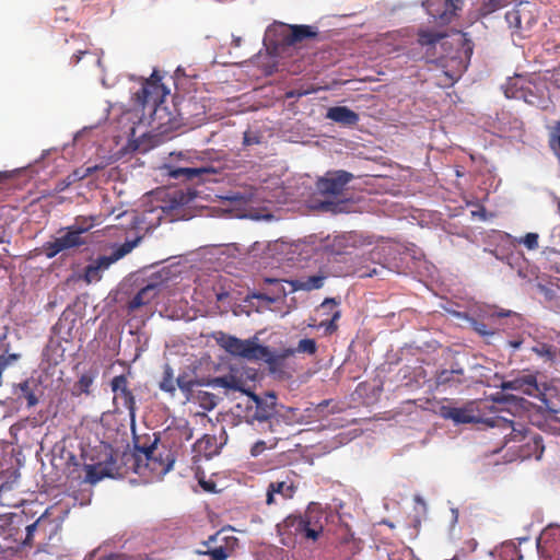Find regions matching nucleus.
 <instances>
[{
    "mask_svg": "<svg viewBox=\"0 0 560 560\" xmlns=\"http://www.w3.org/2000/svg\"><path fill=\"white\" fill-rule=\"evenodd\" d=\"M327 523L326 514L319 503L311 502L300 515H289L278 525L280 535H293L307 541H316Z\"/></svg>",
    "mask_w": 560,
    "mask_h": 560,
    "instance_id": "f257e3e1",
    "label": "nucleus"
},
{
    "mask_svg": "<svg viewBox=\"0 0 560 560\" xmlns=\"http://www.w3.org/2000/svg\"><path fill=\"white\" fill-rule=\"evenodd\" d=\"M158 442V438L152 443L143 445L136 441L133 457L137 472H140L142 463L155 477H163L172 469L175 463L174 455L164 445L159 446Z\"/></svg>",
    "mask_w": 560,
    "mask_h": 560,
    "instance_id": "f03ea898",
    "label": "nucleus"
},
{
    "mask_svg": "<svg viewBox=\"0 0 560 560\" xmlns=\"http://www.w3.org/2000/svg\"><path fill=\"white\" fill-rule=\"evenodd\" d=\"M353 178V175L347 171H336L327 173L325 177L317 180L316 187L319 194L326 197H337L342 194L346 185ZM346 200H330L329 198L319 201L314 208L331 213H340L347 210Z\"/></svg>",
    "mask_w": 560,
    "mask_h": 560,
    "instance_id": "7ed1b4c3",
    "label": "nucleus"
},
{
    "mask_svg": "<svg viewBox=\"0 0 560 560\" xmlns=\"http://www.w3.org/2000/svg\"><path fill=\"white\" fill-rule=\"evenodd\" d=\"M254 406L247 408V419L255 429L260 432H276L279 424L277 418V396L273 392H266L264 395L248 393Z\"/></svg>",
    "mask_w": 560,
    "mask_h": 560,
    "instance_id": "20e7f679",
    "label": "nucleus"
},
{
    "mask_svg": "<svg viewBox=\"0 0 560 560\" xmlns=\"http://www.w3.org/2000/svg\"><path fill=\"white\" fill-rule=\"evenodd\" d=\"M218 343L234 357L261 360L268 364L276 362L275 353L268 347L256 343L254 339L242 340L231 335L221 334Z\"/></svg>",
    "mask_w": 560,
    "mask_h": 560,
    "instance_id": "39448f33",
    "label": "nucleus"
},
{
    "mask_svg": "<svg viewBox=\"0 0 560 560\" xmlns=\"http://www.w3.org/2000/svg\"><path fill=\"white\" fill-rule=\"evenodd\" d=\"M505 21L512 36L518 38L530 37L538 22L537 7L532 2L522 1L505 13Z\"/></svg>",
    "mask_w": 560,
    "mask_h": 560,
    "instance_id": "423d86ee",
    "label": "nucleus"
},
{
    "mask_svg": "<svg viewBox=\"0 0 560 560\" xmlns=\"http://www.w3.org/2000/svg\"><path fill=\"white\" fill-rule=\"evenodd\" d=\"M296 474L293 470H282L269 482L266 491V504L277 505L294 498L298 491Z\"/></svg>",
    "mask_w": 560,
    "mask_h": 560,
    "instance_id": "0eeeda50",
    "label": "nucleus"
},
{
    "mask_svg": "<svg viewBox=\"0 0 560 560\" xmlns=\"http://www.w3.org/2000/svg\"><path fill=\"white\" fill-rule=\"evenodd\" d=\"M434 412L444 420L452 421L455 425L478 423L480 421L474 401H468L459 407L456 400L445 398L435 405Z\"/></svg>",
    "mask_w": 560,
    "mask_h": 560,
    "instance_id": "6e6552de",
    "label": "nucleus"
},
{
    "mask_svg": "<svg viewBox=\"0 0 560 560\" xmlns=\"http://www.w3.org/2000/svg\"><path fill=\"white\" fill-rule=\"evenodd\" d=\"M65 231V234L44 244L43 249L47 258H54L60 252L77 248L86 243L82 234L89 231V226L79 228V219H77L74 224L67 226Z\"/></svg>",
    "mask_w": 560,
    "mask_h": 560,
    "instance_id": "1a4fd4ad",
    "label": "nucleus"
},
{
    "mask_svg": "<svg viewBox=\"0 0 560 560\" xmlns=\"http://www.w3.org/2000/svg\"><path fill=\"white\" fill-rule=\"evenodd\" d=\"M237 538L234 536H224L222 530L209 536L201 542L202 549H198L196 553L209 556L211 560H226L231 557L236 548Z\"/></svg>",
    "mask_w": 560,
    "mask_h": 560,
    "instance_id": "9d476101",
    "label": "nucleus"
},
{
    "mask_svg": "<svg viewBox=\"0 0 560 560\" xmlns=\"http://www.w3.org/2000/svg\"><path fill=\"white\" fill-rule=\"evenodd\" d=\"M160 78L153 73L150 80H147L138 92L135 93L136 103L145 109H153L164 103L165 89L160 83Z\"/></svg>",
    "mask_w": 560,
    "mask_h": 560,
    "instance_id": "9b49d317",
    "label": "nucleus"
},
{
    "mask_svg": "<svg viewBox=\"0 0 560 560\" xmlns=\"http://www.w3.org/2000/svg\"><path fill=\"white\" fill-rule=\"evenodd\" d=\"M464 0H427L423 5L428 14L441 24L450 23L463 9Z\"/></svg>",
    "mask_w": 560,
    "mask_h": 560,
    "instance_id": "f8f14e48",
    "label": "nucleus"
},
{
    "mask_svg": "<svg viewBox=\"0 0 560 560\" xmlns=\"http://www.w3.org/2000/svg\"><path fill=\"white\" fill-rule=\"evenodd\" d=\"M110 388L114 393V404L121 405L130 415L131 419L136 413V398L129 388V382L125 374L117 375L110 381Z\"/></svg>",
    "mask_w": 560,
    "mask_h": 560,
    "instance_id": "ddd939ff",
    "label": "nucleus"
},
{
    "mask_svg": "<svg viewBox=\"0 0 560 560\" xmlns=\"http://www.w3.org/2000/svg\"><path fill=\"white\" fill-rule=\"evenodd\" d=\"M513 97H521L527 104L541 110H549L553 106L549 90L545 83H528L527 86L521 88L520 95H513Z\"/></svg>",
    "mask_w": 560,
    "mask_h": 560,
    "instance_id": "4468645a",
    "label": "nucleus"
},
{
    "mask_svg": "<svg viewBox=\"0 0 560 560\" xmlns=\"http://www.w3.org/2000/svg\"><path fill=\"white\" fill-rule=\"evenodd\" d=\"M281 44L283 46H294L305 39L317 36V28L312 25H282Z\"/></svg>",
    "mask_w": 560,
    "mask_h": 560,
    "instance_id": "2eb2a0df",
    "label": "nucleus"
},
{
    "mask_svg": "<svg viewBox=\"0 0 560 560\" xmlns=\"http://www.w3.org/2000/svg\"><path fill=\"white\" fill-rule=\"evenodd\" d=\"M487 423L493 428H499L506 441L521 442L525 439L526 430L520 422H515L502 416H494L488 419Z\"/></svg>",
    "mask_w": 560,
    "mask_h": 560,
    "instance_id": "dca6fc26",
    "label": "nucleus"
},
{
    "mask_svg": "<svg viewBox=\"0 0 560 560\" xmlns=\"http://www.w3.org/2000/svg\"><path fill=\"white\" fill-rule=\"evenodd\" d=\"M199 156H189L188 161L191 165L189 166H179V167H170L168 176L174 179L182 180H191L196 177H200L203 174L214 173V170L210 166L198 165L197 161H199Z\"/></svg>",
    "mask_w": 560,
    "mask_h": 560,
    "instance_id": "f3484780",
    "label": "nucleus"
},
{
    "mask_svg": "<svg viewBox=\"0 0 560 560\" xmlns=\"http://www.w3.org/2000/svg\"><path fill=\"white\" fill-rule=\"evenodd\" d=\"M502 390H515L522 394L536 397L539 394V386L534 374H525L517 376L511 381L501 383Z\"/></svg>",
    "mask_w": 560,
    "mask_h": 560,
    "instance_id": "a211bd4d",
    "label": "nucleus"
},
{
    "mask_svg": "<svg viewBox=\"0 0 560 560\" xmlns=\"http://www.w3.org/2000/svg\"><path fill=\"white\" fill-rule=\"evenodd\" d=\"M140 240V237H137L132 241H126L124 244L117 246L110 255L98 256L92 261V264H94V266H96V268L103 272L107 270L114 262L129 254L138 245Z\"/></svg>",
    "mask_w": 560,
    "mask_h": 560,
    "instance_id": "6ab92c4d",
    "label": "nucleus"
},
{
    "mask_svg": "<svg viewBox=\"0 0 560 560\" xmlns=\"http://www.w3.org/2000/svg\"><path fill=\"white\" fill-rule=\"evenodd\" d=\"M160 293V284L149 283L140 289L128 302L127 310L133 313L142 306L150 304Z\"/></svg>",
    "mask_w": 560,
    "mask_h": 560,
    "instance_id": "aec40b11",
    "label": "nucleus"
},
{
    "mask_svg": "<svg viewBox=\"0 0 560 560\" xmlns=\"http://www.w3.org/2000/svg\"><path fill=\"white\" fill-rule=\"evenodd\" d=\"M86 481L96 483L106 477H114L116 472L115 460L109 456L105 462L86 465Z\"/></svg>",
    "mask_w": 560,
    "mask_h": 560,
    "instance_id": "412c9836",
    "label": "nucleus"
},
{
    "mask_svg": "<svg viewBox=\"0 0 560 560\" xmlns=\"http://www.w3.org/2000/svg\"><path fill=\"white\" fill-rule=\"evenodd\" d=\"M362 238L354 232L345 233L334 238L330 247L331 252L336 255H349L352 249L362 245Z\"/></svg>",
    "mask_w": 560,
    "mask_h": 560,
    "instance_id": "4be33fe9",
    "label": "nucleus"
},
{
    "mask_svg": "<svg viewBox=\"0 0 560 560\" xmlns=\"http://www.w3.org/2000/svg\"><path fill=\"white\" fill-rule=\"evenodd\" d=\"M326 117L342 126H355L360 119L359 115L347 106H334L328 108Z\"/></svg>",
    "mask_w": 560,
    "mask_h": 560,
    "instance_id": "5701e85b",
    "label": "nucleus"
},
{
    "mask_svg": "<svg viewBox=\"0 0 560 560\" xmlns=\"http://www.w3.org/2000/svg\"><path fill=\"white\" fill-rule=\"evenodd\" d=\"M151 124L154 128L166 132L174 128L175 126V117L172 113L167 112V108L164 104L160 106H155V108L151 109Z\"/></svg>",
    "mask_w": 560,
    "mask_h": 560,
    "instance_id": "b1692460",
    "label": "nucleus"
},
{
    "mask_svg": "<svg viewBox=\"0 0 560 560\" xmlns=\"http://www.w3.org/2000/svg\"><path fill=\"white\" fill-rule=\"evenodd\" d=\"M65 52L72 54L71 63L78 65L82 56L90 52L89 44L81 35H72L70 39L65 40Z\"/></svg>",
    "mask_w": 560,
    "mask_h": 560,
    "instance_id": "393cba45",
    "label": "nucleus"
},
{
    "mask_svg": "<svg viewBox=\"0 0 560 560\" xmlns=\"http://www.w3.org/2000/svg\"><path fill=\"white\" fill-rule=\"evenodd\" d=\"M465 382L464 370L459 366L450 370H442L436 374L438 386L457 387Z\"/></svg>",
    "mask_w": 560,
    "mask_h": 560,
    "instance_id": "a878e982",
    "label": "nucleus"
},
{
    "mask_svg": "<svg viewBox=\"0 0 560 560\" xmlns=\"http://www.w3.org/2000/svg\"><path fill=\"white\" fill-rule=\"evenodd\" d=\"M37 389L38 384L36 381L33 378H27L16 385L14 388V395H16L19 399H25L28 407H34L38 402V398L35 394Z\"/></svg>",
    "mask_w": 560,
    "mask_h": 560,
    "instance_id": "bb28decb",
    "label": "nucleus"
},
{
    "mask_svg": "<svg viewBox=\"0 0 560 560\" xmlns=\"http://www.w3.org/2000/svg\"><path fill=\"white\" fill-rule=\"evenodd\" d=\"M338 305L339 303L335 299L327 298L323 301V303L319 306L320 310L329 308L330 311H332V316L330 317V319L322 320L318 325V327L325 328V330L328 334H332L338 329L336 323L341 316V312L338 308Z\"/></svg>",
    "mask_w": 560,
    "mask_h": 560,
    "instance_id": "cd10ccee",
    "label": "nucleus"
},
{
    "mask_svg": "<svg viewBox=\"0 0 560 560\" xmlns=\"http://www.w3.org/2000/svg\"><path fill=\"white\" fill-rule=\"evenodd\" d=\"M532 351L550 364H553L560 358V347L550 342L538 341L532 347Z\"/></svg>",
    "mask_w": 560,
    "mask_h": 560,
    "instance_id": "c85d7f7f",
    "label": "nucleus"
},
{
    "mask_svg": "<svg viewBox=\"0 0 560 560\" xmlns=\"http://www.w3.org/2000/svg\"><path fill=\"white\" fill-rule=\"evenodd\" d=\"M200 385V381H198L197 378L189 377V375L186 373L178 375V377L176 378V386L183 393L186 402L194 399V393Z\"/></svg>",
    "mask_w": 560,
    "mask_h": 560,
    "instance_id": "c756f323",
    "label": "nucleus"
},
{
    "mask_svg": "<svg viewBox=\"0 0 560 560\" xmlns=\"http://www.w3.org/2000/svg\"><path fill=\"white\" fill-rule=\"evenodd\" d=\"M97 375L98 370L96 368H91L89 371L82 373L73 386V394L89 395L91 393V386L93 385L94 380L97 377Z\"/></svg>",
    "mask_w": 560,
    "mask_h": 560,
    "instance_id": "7c9ffc66",
    "label": "nucleus"
},
{
    "mask_svg": "<svg viewBox=\"0 0 560 560\" xmlns=\"http://www.w3.org/2000/svg\"><path fill=\"white\" fill-rule=\"evenodd\" d=\"M325 276L314 275L292 281L294 290L312 291L324 285Z\"/></svg>",
    "mask_w": 560,
    "mask_h": 560,
    "instance_id": "2f4dec72",
    "label": "nucleus"
},
{
    "mask_svg": "<svg viewBox=\"0 0 560 560\" xmlns=\"http://www.w3.org/2000/svg\"><path fill=\"white\" fill-rule=\"evenodd\" d=\"M194 399L189 402L198 404L203 410L210 411L214 409L219 402V397L214 394L198 389L194 393Z\"/></svg>",
    "mask_w": 560,
    "mask_h": 560,
    "instance_id": "473e14b6",
    "label": "nucleus"
},
{
    "mask_svg": "<svg viewBox=\"0 0 560 560\" xmlns=\"http://www.w3.org/2000/svg\"><path fill=\"white\" fill-rule=\"evenodd\" d=\"M213 386H219L228 389L242 390L243 382L237 376L229 374L213 378L210 382Z\"/></svg>",
    "mask_w": 560,
    "mask_h": 560,
    "instance_id": "72a5a7b5",
    "label": "nucleus"
},
{
    "mask_svg": "<svg viewBox=\"0 0 560 560\" xmlns=\"http://www.w3.org/2000/svg\"><path fill=\"white\" fill-rule=\"evenodd\" d=\"M161 390L174 396L176 392V380L174 381L173 369L166 364L163 371L162 380L159 384Z\"/></svg>",
    "mask_w": 560,
    "mask_h": 560,
    "instance_id": "f704fd0d",
    "label": "nucleus"
},
{
    "mask_svg": "<svg viewBox=\"0 0 560 560\" xmlns=\"http://www.w3.org/2000/svg\"><path fill=\"white\" fill-rule=\"evenodd\" d=\"M445 35L440 32L420 30L418 32V43L421 46H432L440 42Z\"/></svg>",
    "mask_w": 560,
    "mask_h": 560,
    "instance_id": "c9c22d12",
    "label": "nucleus"
},
{
    "mask_svg": "<svg viewBox=\"0 0 560 560\" xmlns=\"http://www.w3.org/2000/svg\"><path fill=\"white\" fill-rule=\"evenodd\" d=\"M505 3L506 0H483L479 8V14L481 16H487L504 7Z\"/></svg>",
    "mask_w": 560,
    "mask_h": 560,
    "instance_id": "e433bc0d",
    "label": "nucleus"
},
{
    "mask_svg": "<svg viewBox=\"0 0 560 560\" xmlns=\"http://www.w3.org/2000/svg\"><path fill=\"white\" fill-rule=\"evenodd\" d=\"M548 268L557 273H560V252L556 249H546L544 252Z\"/></svg>",
    "mask_w": 560,
    "mask_h": 560,
    "instance_id": "4c0bfd02",
    "label": "nucleus"
},
{
    "mask_svg": "<svg viewBox=\"0 0 560 560\" xmlns=\"http://www.w3.org/2000/svg\"><path fill=\"white\" fill-rule=\"evenodd\" d=\"M296 351L298 353L313 355L317 351V343L311 338L301 339L296 346Z\"/></svg>",
    "mask_w": 560,
    "mask_h": 560,
    "instance_id": "58836bf2",
    "label": "nucleus"
},
{
    "mask_svg": "<svg viewBox=\"0 0 560 560\" xmlns=\"http://www.w3.org/2000/svg\"><path fill=\"white\" fill-rule=\"evenodd\" d=\"M102 273L103 272L91 262L84 269V280L88 283L97 282L102 279Z\"/></svg>",
    "mask_w": 560,
    "mask_h": 560,
    "instance_id": "ea45409f",
    "label": "nucleus"
},
{
    "mask_svg": "<svg viewBox=\"0 0 560 560\" xmlns=\"http://www.w3.org/2000/svg\"><path fill=\"white\" fill-rule=\"evenodd\" d=\"M538 240L539 235L537 233H527L524 237L520 240V243L523 244L527 249L533 250L538 248Z\"/></svg>",
    "mask_w": 560,
    "mask_h": 560,
    "instance_id": "a19ab883",
    "label": "nucleus"
},
{
    "mask_svg": "<svg viewBox=\"0 0 560 560\" xmlns=\"http://www.w3.org/2000/svg\"><path fill=\"white\" fill-rule=\"evenodd\" d=\"M44 522L43 517H39L33 524L26 526V537L24 539L25 545H31L35 532L43 526Z\"/></svg>",
    "mask_w": 560,
    "mask_h": 560,
    "instance_id": "79ce46f5",
    "label": "nucleus"
},
{
    "mask_svg": "<svg viewBox=\"0 0 560 560\" xmlns=\"http://www.w3.org/2000/svg\"><path fill=\"white\" fill-rule=\"evenodd\" d=\"M260 142V137L256 133H252L249 131L247 132H244V137H243V144L244 145H253V144H258Z\"/></svg>",
    "mask_w": 560,
    "mask_h": 560,
    "instance_id": "37998d69",
    "label": "nucleus"
},
{
    "mask_svg": "<svg viewBox=\"0 0 560 560\" xmlns=\"http://www.w3.org/2000/svg\"><path fill=\"white\" fill-rule=\"evenodd\" d=\"M213 438L209 436V435H205L202 436L201 439H199L195 446L201 451V450H207L208 447H211L212 444H213Z\"/></svg>",
    "mask_w": 560,
    "mask_h": 560,
    "instance_id": "c03bdc74",
    "label": "nucleus"
},
{
    "mask_svg": "<svg viewBox=\"0 0 560 560\" xmlns=\"http://www.w3.org/2000/svg\"><path fill=\"white\" fill-rule=\"evenodd\" d=\"M266 448H267V445H266L265 441H261V440L257 441L256 443L253 444V446L250 448V455L254 457H257L260 454H262Z\"/></svg>",
    "mask_w": 560,
    "mask_h": 560,
    "instance_id": "a18cd8bd",
    "label": "nucleus"
},
{
    "mask_svg": "<svg viewBox=\"0 0 560 560\" xmlns=\"http://www.w3.org/2000/svg\"><path fill=\"white\" fill-rule=\"evenodd\" d=\"M20 359V354H10V355H0V368L4 369L5 366L10 365L12 362Z\"/></svg>",
    "mask_w": 560,
    "mask_h": 560,
    "instance_id": "49530a36",
    "label": "nucleus"
},
{
    "mask_svg": "<svg viewBox=\"0 0 560 560\" xmlns=\"http://www.w3.org/2000/svg\"><path fill=\"white\" fill-rule=\"evenodd\" d=\"M18 174H19L18 170L0 172V185L10 179L15 178Z\"/></svg>",
    "mask_w": 560,
    "mask_h": 560,
    "instance_id": "de8ad7c7",
    "label": "nucleus"
},
{
    "mask_svg": "<svg viewBox=\"0 0 560 560\" xmlns=\"http://www.w3.org/2000/svg\"><path fill=\"white\" fill-rule=\"evenodd\" d=\"M474 45L470 39L464 38L463 50L465 57L469 60L472 55Z\"/></svg>",
    "mask_w": 560,
    "mask_h": 560,
    "instance_id": "09e8293b",
    "label": "nucleus"
},
{
    "mask_svg": "<svg viewBox=\"0 0 560 560\" xmlns=\"http://www.w3.org/2000/svg\"><path fill=\"white\" fill-rule=\"evenodd\" d=\"M308 94V91L305 90H291L285 93L287 98H300L304 95Z\"/></svg>",
    "mask_w": 560,
    "mask_h": 560,
    "instance_id": "8fccbe9b",
    "label": "nucleus"
},
{
    "mask_svg": "<svg viewBox=\"0 0 560 560\" xmlns=\"http://www.w3.org/2000/svg\"><path fill=\"white\" fill-rule=\"evenodd\" d=\"M491 316H492V317H498V318H501V317H514V318H516V319H520V316H518L516 313L512 312V311H506V312H503V311H501V312H495V313L491 314Z\"/></svg>",
    "mask_w": 560,
    "mask_h": 560,
    "instance_id": "3c124183",
    "label": "nucleus"
},
{
    "mask_svg": "<svg viewBox=\"0 0 560 560\" xmlns=\"http://www.w3.org/2000/svg\"><path fill=\"white\" fill-rule=\"evenodd\" d=\"M295 353H298L296 348H288V349H284L280 355L277 357L275 354V357H276V360L277 359H285V358L294 355Z\"/></svg>",
    "mask_w": 560,
    "mask_h": 560,
    "instance_id": "603ef678",
    "label": "nucleus"
},
{
    "mask_svg": "<svg viewBox=\"0 0 560 560\" xmlns=\"http://www.w3.org/2000/svg\"><path fill=\"white\" fill-rule=\"evenodd\" d=\"M475 329L480 335H493V331H489V330L486 329V325L485 324H477Z\"/></svg>",
    "mask_w": 560,
    "mask_h": 560,
    "instance_id": "864d4df0",
    "label": "nucleus"
},
{
    "mask_svg": "<svg viewBox=\"0 0 560 560\" xmlns=\"http://www.w3.org/2000/svg\"><path fill=\"white\" fill-rule=\"evenodd\" d=\"M376 275H378V270L376 268H374L371 271H362L360 273V277L365 278V277H373V276H376Z\"/></svg>",
    "mask_w": 560,
    "mask_h": 560,
    "instance_id": "5fc2aeb1",
    "label": "nucleus"
},
{
    "mask_svg": "<svg viewBox=\"0 0 560 560\" xmlns=\"http://www.w3.org/2000/svg\"><path fill=\"white\" fill-rule=\"evenodd\" d=\"M94 223L91 221V222H88V219H82V223L79 221V228H88L89 226V230L91 228H93Z\"/></svg>",
    "mask_w": 560,
    "mask_h": 560,
    "instance_id": "6e6d98bb",
    "label": "nucleus"
},
{
    "mask_svg": "<svg viewBox=\"0 0 560 560\" xmlns=\"http://www.w3.org/2000/svg\"><path fill=\"white\" fill-rule=\"evenodd\" d=\"M3 494H4V488L1 487L0 488V505H10L9 503H7L3 499Z\"/></svg>",
    "mask_w": 560,
    "mask_h": 560,
    "instance_id": "4d7b16f0",
    "label": "nucleus"
},
{
    "mask_svg": "<svg viewBox=\"0 0 560 560\" xmlns=\"http://www.w3.org/2000/svg\"><path fill=\"white\" fill-rule=\"evenodd\" d=\"M241 42H242L241 37H236V38L233 39V45L235 47H238V46H241Z\"/></svg>",
    "mask_w": 560,
    "mask_h": 560,
    "instance_id": "13d9d810",
    "label": "nucleus"
},
{
    "mask_svg": "<svg viewBox=\"0 0 560 560\" xmlns=\"http://www.w3.org/2000/svg\"><path fill=\"white\" fill-rule=\"evenodd\" d=\"M533 441L535 442L536 445H538L541 442V438L538 435H535V436H533Z\"/></svg>",
    "mask_w": 560,
    "mask_h": 560,
    "instance_id": "bf43d9fd",
    "label": "nucleus"
},
{
    "mask_svg": "<svg viewBox=\"0 0 560 560\" xmlns=\"http://www.w3.org/2000/svg\"><path fill=\"white\" fill-rule=\"evenodd\" d=\"M225 296H228V293H220L217 295L218 301H222Z\"/></svg>",
    "mask_w": 560,
    "mask_h": 560,
    "instance_id": "052dcab7",
    "label": "nucleus"
},
{
    "mask_svg": "<svg viewBox=\"0 0 560 560\" xmlns=\"http://www.w3.org/2000/svg\"><path fill=\"white\" fill-rule=\"evenodd\" d=\"M323 311L325 312L326 315H329L330 317L332 316V311H330L329 308H325Z\"/></svg>",
    "mask_w": 560,
    "mask_h": 560,
    "instance_id": "680f3d73",
    "label": "nucleus"
},
{
    "mask_svg": "<svg viewBox=\"0 0 560 560\" xmlns=\"http://www.w3.org/2000/svg\"><path fill=\"white\" fill-rule=\"evenodd\" d=\"M467 544H468V546H474V547L477 546V541L474 539L469 540Z\"/></svg>",
    "mask_w": 560,
    "mask_h": 560,
    "instance_id": "e2e57ef3",
    "label": "nucleus"
},
{
    "mask_svg": "<svg viewBox=\"0 0 560 560\" xmlns=\"http://www.w3.org/2000/svg\"><path fill=\"white\" fill-rule=\"evenodd\" d=\"M266 281L270 282V283L278 282V280H276V279H266Z\"/></svg>",
    "mask_w": 560,
    "mask_h": 560,
    "instance_id": "0e129e2a",
    "label": "nucleus"
},
{
    "mask_svg": "<svg viewBox=\"0 0 560 560\" xmlns=\"http://www.w3.org/2000/svg\"><path fill=\"white\" fill-rule=\"evenodd\" d=\"M559 75H560V73H558V74H557L556 81L559 83V86H560V79H559Z\"/></svg>",
    "mask_w": 560,
    "mask_h": 560,
    "instance_id": "69168bd1",
    "label": "nucleus"
},
{
    "mask_svg": "<svg viewBox=\"0 0 560 560\" xmlns=\"http://www.w3.org/2000/svg\"><path fill=\"white\" fill-rule=\"evenodd\" d=\"M513 347H514V348L520 347V342H514V343H513Z\"/></svg>",
    "mask_w": 560,
    "mask_h": 560,
    "instance_id": "338daca9",
    "label": "nucleus"
},
{
    "mask_svg": "<svg viewBox=\"0 0 560 560\" xmlns=\"http://www.w3.org/2000/svg\"><path fill=\"white\" fill-rule=\"evenodd\" d=\"M540 539H541V537H539V538L537 539V546H538V547L540 546Z\"/></svg>",
    "mask_w": 560,
    "mask_h": 560,
    "instance_id": "774afa93",
    "label": "nucleus"
}]
</instances>
